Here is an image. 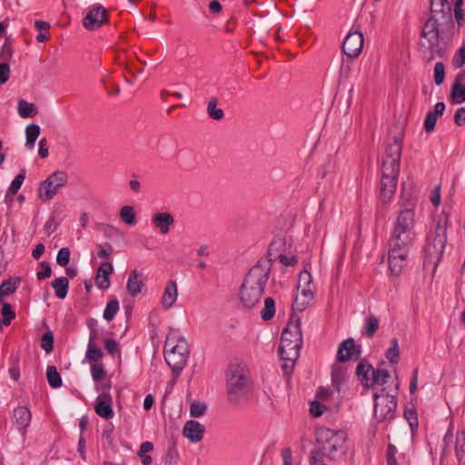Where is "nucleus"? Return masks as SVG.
I'll return each mask as SVG.
<instances>
[{"label":"nucleus","instance_id":"f257e3e1","mask_svg":"<svg viewBox=\"0 0 465 465\" xmlns=\"http://www.w3.org/2000/svg\"><path fill=\"white\" fill-rule=\"evenodd\" d=\"M401 156V144L397 139H394L388 143L381 158L380 198L383 203H389L395 193L400 173Z\"/></svg>","mask_w":465,"mask_h":465},{"label":"nucleus","instance_id":"f03ea898","mask_svg":"<svg viewBox=\"0 0 465 465\" xmlns=\"http://www.w3.org/2000/svg\"><path fill=\"white\" fill-rule=\"evenodd\" d=\"M269 278V267L256 264L247 273L239 292V298L247 309L253 308L262 299Z\"/></svg>","mask_w":465,"mask_h":465},{"label":"nucleus","instance_id":"7ed1b4c3","mask_svg":"<svg viewBox=\"0 0 465 465\" xmlns=\"http://www.w3.org/2000/svg\"><path fill=\"white\" fill-rule=\"evenodd\" d=\"M416 238L415 232L392 230L389 240V269L399 275L407 264L410 249Z\"/></svg>","mask_w":465,"mask_h":465},{"label":"nucleus","instance_id":"20e7f679","mask_svg":"<svg viewBox=\"0 0 465 465\" xmlns=\"http://www.w3.org/2000/svg\"><path fill=\"white\" fill-rule=\"evenodd\" d=\"M453 26L445 27L442 22L438 18H429L421 31L420 45L421 51L428 58H432L434 54H441L442 47L440 42L449 39Z\"/></svg>","mask_w":465,"mask_h":465},{"label":"nucleus","instance_id":"39448f33","mask_svg":"<svg viewBox=\"0 0 465 465\" xmlns=\"http://www.w3.org/2000/svg\"><path fill=\"white\" fill-rule=\"evenodd\" d=\"M252 381L246 365L232 362L226 372V390L229 401L239 403L251 391Z\"/></svg>","mask_w":465,"mask_h":465},{"label":"nucleus","instance_id":"423d86ee","mask_svg":"<svg viewBox=\"0 0 465 465\" xmlns=\"http://www.w3.org/2000/svg\"><path fill=\"white\" fill-rule=\"evenodd\" d=\"M302 344V332L297 325L293 330L285 328L282 333L279 353L282 361V368L289 372L292 370L295 361L300 356Z\"/></svg>","mask_w":465,"mask_h":465},{"label":"nucleus","instance_id":"0eeeda50","mask_svg":"<svg viewBox=\"0 0 465 465\" xmlns=\"http://www.w3.org/2000/svg\"><path fill=\"white\" fill-rule=\"evenodd\" d=\"M317 442L321 445V456L330 460H336L344 452L346 433L343 430H335L329 428H320L316 432Z\"/></svg>","mask_w":465,"mask_h":465},{"label":"nucleus","instance_id":"6e6552de","mask_svg":"<svg viewBox=\"0 0 465 465\" xmlns=\"http://www.w3.org/2000/svg\"><path fill=\"white\" fill-rule=\"evenodd\" d=\"M188 348L184 341L173 344L170 339L165 343L164 358L175 377H178L185 367L188 358Z\"/></svg>","mask_w":465,"mask_h":465},{"label":"nucleus","instance_id":"1a4fd4ad","mask_svg":"<svg viewBox=\"0 0 465 465\" xmlns=\"http://www.w3.org/2000/svg\"><path fill=\"white\" fill-rule=\"evenodd\" d=\"M447 237L443 234H435L430 232L424 245V263L432 265L435 270L443 255Z\"/></svg>","mask_w":465,"mask_h":465},{"label":"nucleus","instance_id":"9d476101","mask_svg":"<svg viewBox=\"0 0 465 465\" xmlns=\"http://www.w3.org/2000/svg\"><path fill=\"white\" fill-rule=\"evenodd\" d=\"M400 210L396 216L393 229L404 232H415V203L405 196H401L399 201Z\"/></svg>","mask_w":465,"mask_h":465},{"label":"nucleus","instance_id":"9b49d317","mask_svg":"<svg viewBox=\"0 0 465 465\" xmlns=\"http://www.w3.org/2000/svg\"><path fill=\"white\" fill-rule=\"evenodd\" d=\"M314 298V288L312 286V277L307 271H303L299 275L297 293L293 301V308L297 311H304Z\"/></svg>","mask_w":465,"mask_h":465},{"label":"nucleus","instance_id":"f8f14e48","mask_svg":"<svg viewBox=\"0 0 465 465\" xmlns=\"http://www.w3.org/2000/svg\"><path fill=\"white\" fill-rule=\"evenodd\" d=\"M68 180L65 172L56 171L43 181L38 188V197L43 202L51 201Z\"/></svg>","mask_w":465,"mask_h":465},{"label":"nucleus","instance_id":"ddd939ff","mask_svg":"<svg viewBox=\"0 0 465 465\" xmlns=\"http://www.w3.org/2000/svg\"><path fill=\"white\" fill-rule=\"evenodd\" d=\"M397 409L396 398L388 393L374 394V416L380 422L394 418Z\"/></svg>","mask_w":465,"mask_h":465},{"label":"nucleus","instance_id":"4468645a","mask_svg":"<svg viewBox=\"0 0 465 465\" xmlns=\"http://www.w3.org/2000/svg\"><path fill=\"white\" fill-rule=\"evenodd\" d=\"M363 44L362 33L358 30L351 31L343 41L342 51L348 57L356 58L361 54Z\"/></svg>","mask_w":465,"mask_h":465},{"label":"nucleus","instance_id":"2eb2a0df","mask_svg":"<svg viewBox=\"0 0 465 465\" xmlns=\"http://www.w3.org/2000/svg\"><path fill=\"white\" fill-rule=\"evenodd\" d=\"M430 18H438L445 27L453 26L451 8L448 0H430Z\"/></svg>","mask_w":465,"mask_h":465},{"label":"nucleus","instance_id":"dca6fc26","mask_svg":"<svg viewBox=\"0 0 465 465\" xmlns=\"http://www.w3.org/2000/svg\"><path fill=\"white\" fill-rule=\"evenodd\" d=\"M32 420V413L25 406L16 407L12 415V423L25 438Z\"/></svg>","mask_w":465,"mask_h":465},{"label":"nucleus","instance_id":"f3484780","mask_svg":"<svg viewBox=\"0 0 465 465\" xmlns=\"http://www.w3.org/2000/svg\"><path fill=\"white\" fill-rule=\"evenodd\" d=\"M205 434V427L194 420H187L183 428V435L191 443H198L203 440Z\"/></svg>","mask_w":465,"mask_h":465},{"label":"nucleus","instance_id":"a211bd4d","mask_svg":"<svg viewBox=\"0 0 465 465\" xmlns=\"http://www.w3.org/2000/svg\"><path fill=\"white\" fill-rule=\"evenodd\" d=\"M361 351L356 346L353 339L350 338L343 341L338 348L337 361L340 362H345L350 360H356L360 357Z\"/></svg>","mask_w":465,"mask_h":465},{"label":"nucleus","instance_id":"6ab92c4d","mask_svg":"<svg viewBox=\"0 0 465 465\" xmlns=\"http://www.w3.org/2000/svg\"><path fill=\"white\" fill-rule=\"evenodd\" d=\"M94 411L96 414L103 418L109 420L114 417L113 411V399L107 392H103L96 398Z\"/></svg>","mask_w":465,"mask_h":465},{"label":"nucleus","instance_id":"aec40b11","mask_svg":"<svg viewBox=\"0 0 465 465\" xmlns=\"http://www.w3.org/2000/svg\"><path fill=\"white\" fill-rule=\"evenodd\" d=\"M151 222L154 228L165 235L169 233L171 227L174 224V218L168 212H157L152 215Z\"/></svg>","mask_w":465,"mask_h":465},{"label":"nucleus","instance_id":"412c9836","mask_svg":"<svg viewBox=\"0 0 465 465\" xmlns=\"http://www.w3.org/2000/svg\"><path fill=\"white\" fill-rule=\"evenodd\" d=\"M106 19L105 10L102 7H97L89 11L83 21V25L87 30H95L99 28Z\"/></svg>","mask_w":465,"mask_h":465},{"label":"nucleus","instance_id":"4be33fe9","mask_svg":"<svg viewBox=\"0 0 465 465\" xmlns=\"http://www.w3.org/2000/svg\"><path fill=\"white\" fill-rule=\"evenodd\" d=\"M465 72L459 73L450 88V100L453 104H462L465 102Z\"/></svg>","mask_w":465,"mask_h":465},{"label":"nucleus","instance_id":"5701e85b","mask_svg":"<svg viewBox=\"0 0 465 465\" xmlns=\"http://www.w3.org/2000/svg\"><path fill=\"white\" fill-rule=\"evenodd\" d=\"M178 297L177 283L174 281H169L164 288L161 305L164 310L172 308Z\"/></svg>","mask_w":465,"mask_h":465},{"label":"nucleus","instance_id":"b1692460","mask_svg":"<svg viewBox=\"0 0 465 465\" xmlns=\"http://www.w3.org/2000/svg\"><path fill=\"white\" fill-rule=\"evenodd\" d=\"M114 268L110 262H103L96 273L95 284L101 290L110 287L109 276L113 273Z\"/></svg>","mask_w":465,"mask_h":465},{"label":"nucleus","instance_id":"393cba45","mask_svg":"<svg viewBox=\"0 0 465 465\" xmlns=\"http://www.w3.org/2000/svg\"><path fill=\"white\" fill-rule=\"evenodd\" d=\"M143 286H144V283L143 281L142 273H140L136 270L132 271L129 274L127 284H126V289H127L128 293L131 296L134 297L142 292V289L143 288Z\"/></svg>","mask_w":465,"mask_h":465},{"label":"nucleus","instance_id":"a878e982","mask_svg":"<svg viewBox=\"0 0 465 465\" xmlns=\"http://www.w3.org/2000/svg\"><path fill=\"white\" fill-rule=\"evenodd\" d=\"M97 334L98 331L92 330V332L90 333L89 336V341L85 353L86 359L91 362H94V364L98 363V361L103 358L102 351L99 348H97L95 344V339L97 337Z\"/></svg>","mask_w":465,"mask_h":465},{"label":"nucleus","instance_id":"bb28decb","mask_svg":"<svg viewBox=\"0 0 465 465\" xmlns=\"http://www.w3.org/2000/svg\"><path fill=\"white\" fill-rule=\"evenodd\" d=\"M373 368L365 361H361L356 368V375L365 389L371 387V375Z\"/></svg>","mask_w":465,"mask_h":465},{"label":"nucleus","instance_id":"cd10ccee","mask_svg":"<svg viewBox=\"0 0 465 465\" xmlns=\"http://www.w3.org/2000/svg\"><path fill=\"white\" fill-rule=\"evenodd\" d=\"M55 296L58 299H64L68 293L69 281L66 277H59L52 282Z\"/></svg>","mask_w":465,"mask_h":465},{"label":"nucleus","instance_id":"c85d7f7f","mask_svg":"<svg viewBox=\"0 0 465 465\" xmlns=\"http://www.w3.org/2000/svg\"><path fill=\"white\" fill-rule=\"evenodd\" d=\"M379 319L375 315L371 314L367 316L364 321L361 333L367 337H372L379 329Z\"/></svg>","mask_w":465,"mask_h":465},{"label":"nucleus","instance_id":"c756f323","mask_svg":"<svg viewBox=\"0 0 465 465\" xmlns=\"http://www.w3.org/2000/svg\"><path fill=\"white\" fill-rule=\"evenodd\" d=\"M20 284L19 279H8L4 281L0 285V303L3 302V299L14 293Z\"/></svg>","mask_w":465,"mask_h":465},{"label":"nucleus","instance_id":"7c9ffc66","mask_svg":"<svg viewBox=\"0 0 465 465\" xmlns=\"http://www.w3.org/2000/svg\"><path fill=\"white\" fill-rule=\"evenodd\" d=\"M18 114L22 118L33 117L36 114V107L34 104L28 103L24 99H20L17 104Z\"/></svg>","mask_w":465,"mask_h":465},{"label":"nucleus","instance_id":"2f4dec72","mask_svg":"<svg viewBox=\"0 0 465 465\" xmlns=\"http://www.w3.org/2000/svg\"><path fill=\"white\" fill-rule=\"evenodd\" d=\"M455 454L459 460L461 461L463 455L465 454V430L460 429L457 431L455 437Z\"/></svg>","mask_w":465,"mask_h":465},{"label":"nucleus","instance_id":"473e14b6","mask_svg":"<svg viewBox=\"0 0 465 465\" xmlns=\"http://www.w3.org/2000/svg\"><path fill=\"white\" fill-rule=\"evenodd\" d=\"M26 142L25 146L32 150L35 147V141L40 134V127L37 124H32L26 126L25 129Z\"/></svg>","mask_w":465,"mask_h":465},{"label":"nucleus","instance_id":"72a5a7b5","mask_svg":"<svg viewBox=\"0 0 465 465\" xmlns=\"http://www.w3.org/2000/svg\"><path fill=\"white\" fill-rule=\"evenodd\" d=\"M119 216L121 220L128 225H134L136 223L135 211L131 205L123 206L120 210Z\"/></svg>","mask_w":465,"mask_h":465},{"label":"nucleus","instance_id":"f704fd0d","mask_svg":"<svg viewBox=\"0 0 465 465\" xmlns=\"http://www.w3.org/2000/svg\"><path fill=\"white\" fill-rule=\"evenodd\" d=\"M46 378L52 388H59L62 386V378L57 371L55 366H48L46 369Z\"/></svg>","mask_w":465,"mask_h":465},{"label":"nucleus","instance_id":"c9c22d12","mask_svg":"<svg viewBox=\"0 0 465 465\" xmlns=\"http://www.w3.org/2000/svg\"><path fill=\"white\" fill-rule=\"evenodd\" d=\"M275 313V302L271 297L264 300V306L261 311V317L263 321L271 320Z\"/></svg>","mask_w":465,"mask_h":465},{"label":"nucleus","instance_id":"e433bc0d","mask_svg":"<svg viewBox=\"0 0 465 465\" xmlns=\"http://www.w3.org/2000/svg\"><path fill=\"white\" fill-rule=\"evenodd\" d=\"M25 174L24 173H20L15 177V179L11 182V184L7 189L6 194L5 196V202H7V197L9 195H15L17 193L25 181Z\"/></svg>","mask_w":465,"mask_h":465},{"label":"nucleus","instance_id":"4c0bfd02","mask_svg":"<svg viewBox=\"0 0 465 465\" xmlns=\"http://www.w3.org/2000/svg\"><path fill=\"white\" fill-rule=\"evenodd\" d=\"M207 113L212 119L220 121L224 117V113L221 108H217V100L212 98L207 105Z\"/></svg>","mask_w":465,"mask_h":465},{"label":"nucleus","instance_id":"58836bf2","mask_svg":"<svg viewBox=\"0 0 465 465\" xmlns=\"http://www.w3.org/2000/svg\"><path fill=\"white\" fill-rule=\"evenodd\" d=\"M386 358L391 363H397L400 358V350L398 339L393 338L391 340V346L386 351Z\"/></svg>","mask_w":465,"mask_h":465},{"label":"nucleus","instance_id":"ea45409f","mask_svg":"<svg viewBox=\"0 0 465 465\" xmlns=\"http://www.w3.org/2000/svg\"><path fill=\"white\" fill-rule=\"evenodd\" d=\"M345 379V371L339 364H334L331 371V380L333 384L336 386L337 391H341V384Z\"/></svg>","mask_w":465,"mask_h":465},{"label":"nucleus","instance_id":"a19ab883","mask_svg":"<svg viewBox=\"0 0 465 465\" xmlns=\"http://www.w3.org/2000/svg\"><path fill=\"white\" fill-rule=\"evenodd\" d=\"M119 311V302L116 299L110 300L104 311V318L107 322L112 321Z\"/></svg>","mask_w":465,"mask_h":465},{"label":"nucleus","instance_id":"79ce46f5","mask_svg":"<svg viewBox=\"0 0 465 465\" xmlns=\"http://www.w3.org/2000/svg\"><path fill=\"white\" fill-rule=\"evenodd\" d=\"M390 375L389 372L386 370L379 369V370H373L372 375H371V387L374 384H380L383 385L387 382Z\"/></svg>","mask_w":465,"mask_h":465},{"label":"nucleus","instance_id":"37998d69","mask_svg":"<svg viewBox=\"0 0 465 465\" xmlns=\"http://www.w3.org/2000/svg\"><path fill=\"white\" fill-rule=\"evenodd\" d=\"M207 405L203 402L194 401L190 405V415L193 418H199L205 414Z\"/></svg>","mask_w":465,"mask_h":465},{"label":"nucleus","instance_id":"c03bdc74","mask_svg":"<svg viewBox=\"0 0 465 465\" xmlns=\"http://www.w3.org/2000/svg\"><path fill=\"white\" fill-rule=\"evenodd\" d=\"M447 225H448V214L445 212H442L438 217L437 225H436L435 230L431 231V232H435V234L446 235Z\"/></svg>","mask_w":465,"mask_h":465},{"label":"nucleus","instance_id":"a18cd8bd","mask_svg":"<svg viewBox=\"0 0 465 465\" xmlns=\"http://www.w3.org/2000/svg\"><path fill=\"white\" fill-rule=\"evenodd\" d=\"M41 347L46 352L49 353L54 349V335L52 331L45 332L41 340Z\"/></svg>","mask_w":465,"mask_h":465},{"label":"nucleus","instance_id":"49530a36","mask_svg":"<svg viewBox=\"0 0 465 465\" xmlns=\"http://www.w3.org/2000/svg\"><path fill=\"white\" fill-rule=\"evenodd\" d=\"M1 314L3 316V323L9 325L11 321L15 319V312L12 310L9 303H4L1 309Z\"/></svg>","mask_w":465,"mask_h":465},{"label":"nucleus","instance_id":"de8ad7c7","mask_svg":"<svg viewBox=\"0 0 465 465\" xmlns=\"http://www.w3.org/2000/svg\"><path fill=\"white\" fill-rule=\"evenodd\" d=\"M445 67L441 62L436 63L434 66V81L437 85H440L444 82Z\"/></svg>","mask_w":465,"mask_h":465},{"label":"nucleus","instance_id":"09e8293b","mask_svg":"<svg viewBox=\"0 0 465 465\" xmlns=\"http://www.w3.org/2000/svg\"><path fill=\"white\" fill-rule=\"evenodd\" d=\"M70 261V250L66 247L61 248L56 256V262L60 266H66Z\"/></svg>","mask_w":465,"mask_h":465},{"label":"nucleus","instance_id":"8fccbe9b","mask_svg":"<svg viewBox=\"0 0 465 465\" xmlns=\"http://www.w3.org/2000/svg\"><path fill=\"white\" fill-rule=\"evenodd\" d=\"M8 40H9V38L6 37V40L1 49V57L5 61L4 63L10 62L13 57L14 50H13V47Z\"/></svg>","mask_w":465,"mask_h":465},{"label":"nucleus","instance_id":"3c124183","mask_svg":"<svg viewBox=\"0 0 465 465\" xmlns=\"http://www.w3.org/2000/svg\"><path fill=\"white\" fill-rule=\"evenodd\" d=\"M452 64L455 68H460L465 64V45L459 48L453 57Z\"/></svg>","mask_w":465,"mask_h":465},{"label":"nucleus","instance_id":"603ef678","mask_svg":"<svg viewBox=\"0 0 465 465\" xmlns=\"http://www.w3.org/2000/svg\"><path fill=\"white\" fill-rule=\"evenodd\" d=\"M92 378L95 381H100L104 379L105 371L104 366L101 363H95L91 369Z\"/></svg>","mask_w":465,"mask_h":465},{"label":"nucleus","instance_id":"864d4df0","mask_svg":"<svg viewBox=\"0 0 465 465\" xmlns=\"http://www.w3.org/2000/svg\"><path fill=\"white\" fill-rule=\"evenodd\" d=\"M438 117L439 116L433 114L432 113L428 112L424 121V129L427 133H430L434 130Z\"/></svg>","mask_w":465,"mask_h":465},{"label":"nucleus","instance_id":"5fc2aeb1","mask_svg":"<svg viewBox=\"0 0 465 465\" xmlns=\"http://www.w3.org/2000/svg\"><path fill=\"white\" fill-rule=\"evenodd\" d=\"M179 459V454L176 449H169L164 456L165 465H176Z\"/></svg>","mask_w":465,"mask_h":465},{"label":"nucleus","instance_id":"6e6d98bb","mask_svg":"<svg viewBox=\"0 0 465 465\" xmlns=\"http://www.w3.org/2000/svg\"><path fill=\"white\" fill-rule=\"evenodd\" d=\"M40 267H41V271H39L36 273L37 279L39 281H43L45 279L49 278L52 273V269H51L50 265L45 262H42L40 263Z\"/></svg>","mask_w":465,"mask_h":465},{"label":"nucleus","instance_id":"4d7b16f0","mask_svg":"<svg viewBox=\"0 0 465 465\" xmlns=\"http://www.w3.org/2000/svg\"><path fill=\"white\" fill-rule=\"evenodd\" d=\"M10 76V67L7 63L0 64V85L5 84Z\"/></svg>","mask_w":465,"mask_h":465},{"label":"nucleus","instance_id":"13d9d810","mask_svg":"<svg viewBox=\"0 0 465 465\" xmlns=\"http://www.w3.org/2000/svg\"><path fill=\"white\" fill-rule=\"evenodd\" d=\"M283 244V241L282 238H278V239H274L270 246H269V249H268V254L271 256V257H274L276 258V253L277 252L279 251V248ZM272 258H271L272 260Z\"/></svg>","mask_w":465,"mask_h":465},{"label":"nucleus","instance_id":"bf43d9fd","mask_svg":"<svg viewBox=\"0 0 465 465\" xmlns=\"http://www.w3.org/2000/svg\"><path fill=\"white\" fill-rule=\"evenodd\" d=\"M326 407L318 401H312L310 407V412L313 417H320L322 415Z\"/></svg>","mask_w":465,"mask_h":465},{"label":"nucleus","instance_id":"052dcab7","mask_svg":"<svg viewBox=\"0 0 465 465\" xmlns=\"http://www.w3.org/2000/svg\"><path fill=\"white\" fill-rule=\"evenodd\" d=\"M104 349L109 354H115L118 351V343L114 339H106L104 341Z\"/></svg>","mask_w":465,"mask_h":465},{"label":"nucleus","instance_id":"680f3d73","mask_svg":"<svg viewBox=\"0 0 465 465\" xmlns=\"http://www.w3.org/2000/svg\"><path fill=\"white\" fill-rule=\"evenodd\" d=\"M452 437H453L452 425H450L444 436V439H443V449H442L443 454H447L450 444L452 441Z\"/></svg>","mask_w":465,"mask_h":465},{"label":"nucleus","instance_id":"e2e57ef3","mask_svg":"<svg viewBox=\"0 0 465 465\" xmlns=\"http://www.w3.org/2000/svg\"><path fill=\"white\" fill-rule=\"evenodd\" d=\"M38 153L42 158H46L49 154L47 140L45 138H42L38 143Z\"/></svg>","mask_w":465,"mask_h":465},{"label":"nucleus","instance_id":"0e129e2a","mask_svg":"<svg viewBox=\"0 0 465 465\" xmlns=\"http://www.w3.org/2000/svg\"><path fill=\"white\" fill-rule=\"evenodd\" d=\"M454 122L457 125L460 126L465 123V108H459L454 114Z\"/></svg>","mask_w":465,"mask_h":465},{"label":"nucleus","instance_id":"69168bd1","mask_svg":"<svg viewBox=\"0 0 465 465\" xmlns=\"http://www.w3.org/2000/svg\"><path fill=\"white\" fill-rule=\"evenodd\" d=\"M282 465H292V456L290 449H283L281 452Z\"/></svg>","mask_w":465,"mask_h":465},{"label":"nucleus","instance_id":"338daca9","mask_svg":"<svg viewBox=\"0 0 465 465\" xmlns=\"http://www.w3.org/2000/svg\"><path fill=\"white\" fill-rule=\"evenodd\" d=\"M279 261L284 266L292 265L298 262L297 258L295 256L288 257L283 254H279L278 256Z\"/></svg>","mask_w":465,"mask_h":465},{"label":"nucleus","instance_id":"774afa93","mask_svg":"<svg viewBox=\"0 0 465 465\" xmlns=\"http://www.w3.org/2000/svg\"><path fill=\"white\" fill-rule=\"evenodd\" d=\"M430 202L434 206H438L440 203V187L436 186L431 192Z\"/></svg>","mask_w":465,"mask_h":465}]
</instances>
